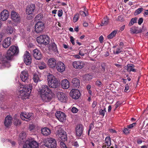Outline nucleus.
Returning <instances> with one entry per match:
<instances>
[{
    "label": "nucleus",
    "instance_id": "obj_1",
    "mask_svg": "<svg viewBox=\"0 0 148 148\" xmlns=\"http://www.w3.org/2000/svg\"><path fill=\"white\" fill-rule=\"evenodd\" d=\"M32 88V84L27 85H20L18 87L19 97L24 100L28 99Z\"/></svg>",
    "mask_w": 148,
    "mask_h": 148
},
{
    "label": "nucleus",
    "instance_id": "obj_2",
    "mask_svg": "<svg viewBox=\"0 0 148 148\" xmlns=\"http://www.w3.org/2000/svg\"><path fill=\"white\" fill-rule=\"evenodd\" d=\"M51 92V89L46 85H42L39 90L41 98L45 102L49 101L51 100V97L50 95Z\"/></svg>",
    "mask_w": 148,
    "mask_h": 148
},
{
    "label": "nucleus",
    "instance_id": "obj_3",
    "mask_svg": "<svg viewBox=\"0 0 148 148\" xmlns=\"http://www.w3.org/2000/svg\"><path fill=\"white\" fill-rule=\"evenodd\" d=\"M47 79L48 85L50 87L56 88L60 85V81L53 75L49 74L47 76Z\"/></svg>",
    "mask_w": 148,
    "mask_h": 148
},
{
    "label": "nucleus",
    "instance_id": "obj_4",
    "mask_svg": "<svg viewBox=\"0 0 148 148\" xmlns=\"http://www.w3.org/2000/svg\"><path fill=\"white\" fill-rule=\"evenodd\" d=\"M19 52L18 47L14 45L12 46L8 50L5 56L7 60H10L13 58L14 55H16Z\"/></svg>",
    "mask_w": 148,
    "mask_h": 148
},
{
    "label": "nucleus",
    "instance_id": "obj_5",
    "mask_svg": "<svg viewBox=\"0 0 148 148\" xmlns=\"http://www.w3.org/2000/svg\"><path fill=\"white\" fill-rule=\"evenodd\" d=\"M37 143L32 138H28L25 141L23 148H38Z\"/></svg>",
    "mask_w": 148,
    "mask_h": 148
},
{
    "label": "nucleus",
    "instance_id": "obj_6",
    "mask_svg": "<svg viewBox=\"0 0 148 148\" xmlns=\"http://www.w3.org/2000/svg\"><path fill=\"white\" fill-rule=\"evenodd\" d=\"M61 125L56 127V129L58 130L56 132L57 135L61 138L62 141H65L67 140L66 133L61 128Z\"/></svg>",
    "mask_w": 148,
    "mask_h": 148
},
{
    "label": "nucleus",
    "instance_id": "obj_7",
    "mask_svg": "<svg viewBox=\"0 0 148 148\" xmlns=\"http://www.w3.org/2000/svg\"><path fill=\"white\" fill-rule=\"evenodd\" d=\"M37 41L38 43L47 45L49 42V37L45 35H40L37 38Z\"/></svg>",
    "mask_w": 148,
    "mask_h": 148
},
{
    "label": "nucleus",
    "instance_id": "obj_8",
    "mask_svg": "<svg viewBox=\"0 0 148 148\" xmlns=\"http://www.w3.org/2000/svg\"><path fill=\"white\" fill-rule=\"evenodd\" d=\"M45 145L49 148H56L57 146L56 140L51 138H47Z\"/></svg>",
    "mask_w": 148,
    "mask_h": 148
},
{
    "label": "nucleus",
    "instance_id": "obj_9",
    "mask_svg": "<svg viewBox=\"0 0 148 148\" xmlns=\"http://www.w3.org/2000/svg\"><path fill=\"white\" fill-rule=\"evenodd\" d=\"M44 23L42 22H37L35 26V32L37 33L42 32L44 28Z\"/></svg>",
    "mask_w": 148,
    "mask_h": 148
},
{
    "label": "nucleus",
    "instance_id": "obj_10",
    "mask_svg": "<svg viewBox=\"0 0 148 148\" xmlns=\"http://www.w3.org/2000/svg\"><path fill=\"white\" fill-rule=\"evenodd\" d=\"M7 59V60L6 58H4L3 55L0 53V64H2L3 67H9L10 66V63Z\"/></svg>",
    "mask_w": 148,
    "mask_h": 148
},
{
    "label": "nucleus",
    "instance_id": "obj_11",
    "mask_svg": "<svg viewBox=\"0 0 148 148\" xmlns=\"http://www.w3.org/2000/svg\"><path fill=\"white\" fill-rule=\"evenodd\" d=\"M70 95L72 98L77 99L80 96V93L78 90L72 89L70 92Z\"/></svg>",
    "mask_w": 148,
    "mask_h": 148
},
{
    "label": "nucleus",
    "instance_id": "obj_12",
    "mask_svg": "<svg viewBox=\"0 0 148 148\" xmlns=\"http://www.w3.org/2000/svg\"><path fill=\"white\" fill-rule=\"evenodd\" d=\"M73 65L75 69H81L84 67L85 63L84 62L81 60L75 61L73 63Z\"/></svg>",
    "mask_w": 148,
    "mask_h": 148
},
{
    "label": "nucleus",
    "instance_id": "obj_13",
    "mask_svg": "<svg viewBox=\"0 0 148 148\" xmlns=\"http://www.w3.org/2000/svg\"><path fill=\"white\" fill-rule=\"evenodd\" d=\"M32 115V113L24 112L21 114L20 117L22 120L27 121L31 119Z\"/></svg>",
    "mask_w": 148,
    "mask_h": 148
},
{
    "label": "nucleus",
    "instance_id": "obj_14",
    "mask_svg": "<svg viewBox=\"0 0 148 148\" xmlns=\"http://www.w3.org/2000/svg\"><path fill=\"white\" fill-rule=\"evenodd\" d=\"M55 116L60 122H63L66 119V116L65 114L61 111L57 112L55 114Z\"/></svg>",
    "mask_w": 148,
    "mask_h": 148
},
{
    "label": "nucleus",
    "instance_id": "obj_15",
    "mask_svg": "<svg viewBox=\"0 0 148 148\" xmlns=\"http://www.w3.org/2000/svg\"><path fill=\"white\" fill-rule=\"evenodd\" d=\"M20 78L23 82H27L29 80V75L27 71L25 70L22 71L20 75Z\"/></svg>",
    "mask_w": 148,
    "mask_h": 148
},
{
    "label": "nucleus",
    "instance_id": "obj_16",
    "mask_svg": "<svg viewBox=\"0 0 148 148\" xmlns=\"http://www.w3.org/2000/svg\"><path fill=\"white\" fill-rule=\"evenodd\" d=\"M58 100L61 102H65L67 100V97L66 95L62 92H58L57 94Z\"/></svg>",
    "mask_w": 148,
    "mask_h": 148
},
{
    "label": "nucleus",
    "instance_id": "obj_17",
    "mask_svg": "<svg viewBox=\"0 0 148 148\" xmlns=\"http://www.w3.org/2000/svg\"><path fill=\"white\" fill-rule=\"evenodd\" d=\"M9 16L8 11L6 10H4L0 13V19L2 21H5L8 19Z\"/></svg>",
    "mask_w": 148,
    "mask_h": 148
},
{
    "label": "nucleus",
    "instance_id": "obj_18",
    "mask_svg": "<svg viewBox=\"0 0 148 148\" xmlns=\"http://www.w3.org/2000/svg\"><path fill=\"white\" fill-rule=\"evenodd\" d=\"M11 17L12 19L15 23L19 22L20 16L19 14L15 11H12L11 13Z\"/></svg>",
    "mask_w": 148,
    "mask_h": 148
},
{
    "label": "nucleus",
    "instance_id": "obj_19",
    "mask_svg": "<svg viewBox=\"0 0 148 148\" xmlns=\"http://www.w3.org/2000/svg\"><path fill=\"white\" fill-rule=\"evenodd\" d=\"M24 61L26 64L29 65L31 64V58L28 52L26 51L24 56Z\"/></svg>",
    "mask_w": 148,
    "mask_h": 148
},
{
    "label": "nucleus",
    "instance_id": "obj_20",
    "mask_svg": "<svg viewBox=\"0 0 148 148\" xmlns=\"http://www.w3.org/2000/svg\"><path fill=\"white\" fill-rule=\"evenodd\" d=\"M35 8V5L34 4H31L28 5L26 8V14L31 16Z\"/></svg>",
    "mask_w": 148,
    "mask_h": 148
},
{
    "label": "nucleus",
    "instance_id": "obj_21",
    "mask_svg": "<svg viewBox=\"0 0 148 148\" xmlns=\"http://www.w3.org/2000/svg\"><path fill=\"white\" fill-rule=\"evenodd\" d=\"M56 68L58 71L60 72H62L65 70V66L63 62L59 61L56 64Z\"/></svg>",
    "mask_w": 148,
    "mask_h": 148
},
{
    "label": "nucleus",
    "instance_id": "obj_22",
    "mask_svg": "<svg viewBox=\"0 0 148 148\" xmlns=\"http://www.w3.org/2000/svg\"><path fill=\"white\" fill-rule=\"evenodd\" d=\"M11 38L10 37L5 38L2 42V47L5 48L8 47L11 44Z\"/></svg>",
    "mask_w": 148,
    "mask_h": 148
},
{
    "label": "nucleus",
    "instance_id": "obj_23",
    "mask_svg": "<svg viewBox=\"0 0 148 148\" xmlns=\"http://www.w3.org/2000/svg\"><path fill=\"white\" fill-rule=\"evenodd\" d=\"M34 57L36 60H40L41 58V54L40 51L38 49H34L33 51Z\"/></svg>",
    "mask_w": 148,
    "mask_h": 148
},
{
    "label": "nucleus",
    "instance_id": "obj_24",
    "mask_svg": "<svg viewBox=\"0 0 148 148\" xmlns=\"http://www.w3.org/2000/svg\"><path fill=\"white\" fill-rule=\"evenodd\" d=\"M61 85L63 89H67L69 88L70 83L68 80L65 79L61 81Z\"/></svg>",
    "mask_w": 148,
    "mask_h": 148
},
{
    "label": "nucleus",
    "instance_id": "obj_25",
    "mask_svg": "<svg viewBox=\"0 0 148 148\" xmlns=\"http://www.w3.org/2000/svg\"><path fill=\"white\" fill-rule=\"evenodd\" d=\"M12 123V117L10 115L7 116L5 119L4 121L5 125L7 127L10 126Z\"/></svg>",
    "mask_w": 148,
    "mask_h": 148
},
{
    "label": "nucleus",
    "instance_id": "obj_26",
    "mask_svg": "<svg viewBox=\"0 0 148 148\" xmlns=\"http://www.w3.org/2000/svg\"><path fill=\"white\" fill-rule=\"evenodd\" d=\"M56 62L55 59L50 58L48 61V64L49 66L52 68L55 67L56 65Z\"/></svg>",
    "mask_w": 148,
    "mask_h": 148
},
{
    "label": "nucleus",
    "instance_id": "obj_27",
    "mask_svg": "<svg viewBox=\"0 0 148 148\" xmlns=\"http://www.w3.org/2000/svg\"><path fill=\"white\" fill-rule=\"evenodd\" d=\"M83 132V126L82 125H79L76 127V134L77 136H80Z\"/></svg>",
    "mask_w": 148,
    "mask_h": 148
},
{
    "label": "nucleus",
    "instance_id": "obj_28",
    "mask_svg": "<svg viewBox=\"0 0 148 148\" xmlns=\"http://www.w3.org/2000/svg\"><path fill=\"white\" fill-rule=\"evenodd\" d=\"M71 83L73 86L75 87L79 88L80 86V81L77 78L73 79L71 81Z\"/></svg>",
    "mask_w": 148,
    "mask_h": 148
},
{
    "label": "nucleus",
    "instance_id": "obj_29",
    "mask_svg": "<svg viewBox=\"0 0 148 148\" xmlns=\"http://www.w3.org/2000/svg\"><path fill=\"white\" fill-rule=\"evenodd\" d=\"M111 144L110 138L109 136H107L106 138L105 142L103 143L102 146V148H105L106 147L110 146Z\"/></svg>",
    "mask_w": 148,
    "mask_h": 148
},
{
    "label": "nucleus",
    "instance_id": "obj_30",
    "mask_svg": "<svg viewBox=\"0 0 148 148\" xmlns=\"http://www.w3.org/2000/svg\"><path fill=\"white\" fill-rule=\"evenodd\" d=\"M41 133L44 136H47L50 134L51 130L47 127H44L41 130Z\"/></svg>",
    "mask_w": 148,
    "mask_h": 148
},
{
    "label": "nucleus",
    "instance_id": "obj_31",
    "mask_svg": "<svg viewBox=\"0 0 148 148\" xmlns=\"http://www.w3.org/2000/svg\"><path fill=\"white\" fill-rule=\"evenodd\" d=\"M26 137V133L25 132H22L20 134L19 136V140L21 141V143L23 144L24 142Z\"/></svg>",
    "mask_w": 148,
    "mask_h": 148
},
{
    "label": "nucleus",
    "instance_id": "obj_32",
    "mask_svg": "<svg viewBox=\"0 0 148 148\" xmlns=\"http://www.w3.org/2000/svg\"><path fill=\"white\" fill-rule=\"evenodd\" d=\"M40 76L36 73L33 74V80L34 82L35 83H37L41 81L40 79Z\"/></svg>",
    "mask_w": 148,
    "mask_h": 148
},
{
    "label": "nucleus",
    "instance_id": "obj_33",
    "mask_svg": "<svg viewBox=\"0 0 148 148\" xmlns=\"http://www.w3.org/2000/svg\"><path fill=\"white\" fill-rule=\"evenodd\" d=\"M108 23L109 18L107 16H106L102 20L100 26H106L108 24Z\"/></svg>",
    "mask_w": 148,
    "mask_h": 148
},
{
    "label": "nucleus",
    "instance_id": "obj_34",
    "mask_svg": "<svg viewBox=\"0 0 148 148\" xmlns=\"http://www.w3.org/2000/svg\"><path fill=\"white\" fill-rule=\"evenodd\" d=\"M134 66L133 64H128L127 65V71L130 72L131 71L135 72L136 70L134 69Z\"/></svg>",
    "mask_w": 148,
    "mask_h": 148
},
{
    "label": "nucleus",
    "instance_id": "obj_35",
    "mask_svg": "<svg viewBox=\"0 0 148 148\" xmlns=\"http://www.w3.org/2000/svg\"><path fill=\"white\" fill-rule=\"evenodd\" d=\"M6 33L8 34H12L14 31V29L12 27L8 26L6 29Z\"/></svg>",
    "mask_w": 148,
    "mask_h": 148
},
{
    "label": "nucleus",
    "instance_id": "obj_36",
    "mask_svg": "<svg viewBox=\"0 0 148 148\" xmlns=\"http://www.w3.org/2000/svg\"><path fill=\"white\" fill-rule=\"evenodd\" d=\"M117 30H114L110 34L108 35L107 38L108 39H111L113 38L117 33Z\"/></svg>",
    "mask_w": 148,
    "mask_h": 148
},
{
    "label": "nucleus",
    "instance_id": "obj_37",
    "mask_svg": "<svg viewBox=\"0 0 148 148\" xmlns=\"http://www.w3.org/2000/svg\"><path fill=\"white\" fill-rule=\"evenodd\" d=\"M50 48L54 52H56L58 51L56 45L54 42H52L51 43Z\"/></svg>",
    "mask_w": 148,
    "mask_h": 148
},
{
    "label": "nucleus",
    "instance_id": "obj_38",
    "mask_svg": "<svg viewBox=\"0 0 148 148\" xmlns=\"http://www.w3.org/2000/svg\"><path fill=\"white\" fill-rule=\"evenodd\" d=\"M136 20L137 18H132L129 24V26H131L133 25L136 22Z\"/></svg>",
    "mask_w": 148,
    "mask_h": 148
},
{
    "label": "nucleus",
    "instance_id": "obj_39",
    "mask_svg": "<svg viewBox=\"0 0 148 148\" xmlns=\"http://www.w3.org/2000/svg\"><path fill=\"white\" fill-rule=\"evenodd\" d=\"M143 8H138V9L136 10L134 12V14L137 15L140 14L143 11Z\"/></svg>",
    "mask_w": 148,
    "mask_h": 148
},
{
    "label": "nucleus",
    "instance_id": "obj_40",
    "mask_svg": "<svg viewBox=\"0 0 148 148\" xmlns=\"http://www.w3.org/2000/svg\"><path fill=\"white\" fill-rule=\"evenodd\" d=\"M130 32L132 34L137 33V28L135 26H133L130 29Z\"/></svg>",
    "mask_w": 148,
    "mask_h": 148
},
{
    "label": "nucleus",
    "instance_id": "obj_41",
    "mask_svg": "<svg viewBox=\"0 0 148 148\" xmlns=\"http://www.w3.org/2000/svg\"><path fill=\"white\" fill-rule=\"evenodd\" d=\"M81 48H79V55L81 56H84V53L85 52V49H80Z\"/></svg>",
    "mask_w": 148,
    "mask_h": 148
},
{
    "label": "nucleus",
    "instance_id": "obj_42",
    "mask_svg": "<svg viewBox=\"0 0 148 148\" xmlns=\"http://www.w3.org/2000/svg\"><path fill=\"white\" fill-rule=\"evenodd\" d=\"M42 16L41 14H38L35 17V21H38V22H39V21H40V20L42 19Z\"/></svg>",
    "mask_w": 148,
    "mask_h": 148
},
{
    "label": "nucleus",
    "instance_id": "obj_43",
    "mask_svg": "<svg viewBox=\"0 0 148 148\" xmlns=\"http://www.w3.org/2000/svg\"><path fill=\"white\" fill-rule=\"evenodd\" d=\"M39 68L40 69L42 70L46 67V64L43 62L41 63V64L38 66Z\"/></svg>",
    "mask_w": 148,
    "mask_h": 148
},
{
    "label": "nucleus",
    "instance_id": "obj_44",
    "mask_svg": "<svg viewBox=\"0 0 148 148\" xmlns=\"http://www.w3.org/2000/svg\"><path fill=\"white\" fill-rule=\"evenodd\" d=\"M84 78L86 80H89L92 79V76L89 74L86 75L84 76Z\"/></svg>",
    "mask_w": 148,
    "mask_h": 148
},
{
    "label": "nucleus",
    "instance_id": "obj_45",
    "mask_svg": "<svg viewBox=\"0 0 148 148\" xmlns=\"http://www.w3.org/2000/svg\"><path fill=\"white\" fill-rule=\"evenodd\" d=\"M106 112V109L105 108L104 110L101 109L99 110V114L101 115L104 116Z\"/></svg>",
    "mask_w": 148,
    "mask_h": 148
},
{
    "label": "nucleus",
    "instance_id": "obj_46",
    "mask_svg": "<svg viewBox=\"0 0 148 148\" xmlns=\"http://www.w3.org/2000/svg\"><path fill=\"white\" fill-rule=\"evenodd\" d=\"M21 124V122L19 119H15V121H14V124L15 125L17 126L20 125Z\"/></svg>",
    "mask_w": 148,
    "mask_h": 148
},
{
    "label": "nucleus",
    "instance_id": "obj_47",
    "mask_svg": "<svg viewBox=\"0 0 148 148\" xmlns=\"http://www.w3.org/2000/svg\"><path fill=\"white\" fill-rule=\"evenodd\" d=\"M122 47H120L117 49L116 51L115 52L114 51V53L116 54H118V53L121 52L122 51Z\"/></svg>",
    "mask_w": 148,
    "mask_h": 148
},
{
    "label": "nucleus",
    "instance_id": "obj_48",
    "mask_svg": "<svg viewBox=\"0 0 148 148\" xmlns=\"http://www.w3.org/2000/svg\"><path fill=\"white\" fill-rule=\"evenodd\" d=\"M96 85L99 87H101L102 86V84L100 81L97 80L96 82Z\"/></svg>",
    "mask_w": 148,
    "mask_h": 148
},
{
    "label": "nucleus",
    "instance_id": "obj_49",
    "mask_svg": "<svg viewBox=\"0 0 148 148\" xmlns=\"http://www.w3.org/2000/svg\"><path fill=\"white\" fill-rule=\"evenodd\" d=\"M60 146L61 148H67L65 144L62 141L60 142Z\"/></svg>",
    "mask_w": 148,
    "mask_h": 148
},
{
    "label": "nucleus",
    "instance_id": "obj_50",
    "mask_svg": "<svg viewBox=\"0 0 148 148\" xmlns=\"http://www.w3.org/2000/svg\"><path fill=\"white\" fill-rule=\"evenodd\" d=\"M71 112L74 113H77L78 111V109L76 108L73 107L71 109Z\"/></svg>",
    "mask_w": 148,
    "mask_h": 148
},
{
    "label": "nucleus",
    "instance_id": "obj_51",
    "mask_svg": "<svg viewBox=\"0 0 148 148\" xmlns=\"http://www.w3.org/2000/svg\"><path fill=\"white\" fill-rule=\"evenodd\" d=\"M123 132L125 134L129 133L130 131L129 129L127 128H125L123 130Z\"/></svg>",
    "mask_w": 148,
    "mask_h": 148
},
{
    "label": "nucleus",
    "instance_id": "obj_52",
    "mask_svg": "<svg viewBox=\"0 0 148 148\" xmlns=\"http://www.w3.org/2000/svg\"><path fill=\"white\" fill-rule=\"evenodd\" d=\"M136 124V123H134L132 124H130L127 126V127L129 129H131Z\"/></svg>",
    "mask_w": 148,
    "mask_h": 148
},
{
    "label": "nucleus",
    "instance_id": "obj_53",
    "mask_svg": "<svg viewBox=\"0 0 148 148\" xmlns=\"http://www.w3.org/2000/svg\"><path fill=\"white\" fill-rule=\"evenodd\" d=\"M94 127V125L92 123H91L90 124L89 126V128L88 130V134H89V132Z\"/></svg>",
    "mask_w": 148,
    "mask_h": 148
},
{
    "label": "nucleus",
    "instance_id": "obj_54",
    "mask_svg": "<svg viewBox=\"0 0 148 148\" xmlns=\"http://www.w3.org/2000/svg\"><path fill=\"white\" fill-rule=\"evenodd\" d=\"M117 19L118 20L121 21H124L123 16L121 15L118 16Z\"/></svg>",
    "mask_w": 148,
    "mask_h": 148
},
{
    "label": "nucleus",
    "instance_id": "obj_55",
    "mask_svg": "<svg viewBox=\"0 0 148 148\" xmlns=\"http://www.w3.org/2000/svg\"><path fill=\"white\" fill-rule=\"evenodd\" d=\"M70 40L72 44L74 45L75 44L74 39L72 36L70 37Z\"/></svg>",
    "mask_w": 148,
    "mask_h": 148
},
{
    "label": "nucleus",
    "instance_id": "obj_56",
    "mask_svg": "<svg viewBox=\"0 0 148 148\" xmlns=\"http://www.w3.org/2000/svg\"><path fill=\"white\" fill-rule=\"evenodd\" d=\"M101 67L102 69V70L103 71H105L106 64L105 63H103L101 64Z\"/></svg>",
    "mask_w": 148,
    "mask_h": 148
},
{
    "label": "nucleus",
    "instance_id": "obj_57",
    "mask_svg": "<svg viewBox=\"0 0 148 148\" xmlns=\"http://www.w3.org/2000/svg\"><path fill=\"white\" fill-rule=\"evenodd\" d=\"M58 15L59 17H61L62 14V10H60L58 11Z\"/></svg>",
    "mask_w": 148,
    "mask_h": 148
},
{
    "label": "nucleus",
    "instance_id": "obj_58",
    "mask_svg": "<svg viewBox=\"0 0 148 148\" xmlns=\"http://www.w3.org/2000/svg\"><path fill=\"white\" fill-rule=\"evenodd\" d=\"M78 17V16L77 15H75L73 17V21L75 23L77 21Z\"/></svg>",
    "mask_w": 148,
    "mask_h": 148
},
{
    "label": "nucleus",
    "instance_id": "obj_59",
    "mask_svg": "<svg viewBox=\"0 0 148 148\" xmlns=\"http://www.w3.org/2000/svg\"><path fill=\"white\" fill-rule=\"evenodd\" d=\"M143 21V19L142 18H140L138 20V23L139 25H140Z\"/></svg>",
    "mask_w": 148,
    "mask_h": 148
},
{
    "label": "nucleus",
    "instance_id": "obj_60",
    "mask_svg": "<svg viewBox=\"0 0 148 148\" xmlns=\"http://www.w3.org/2000/svg\"><path fill=\"white\" fill-rule=\"evenodd\" d=\"M79 13L81 15L84 17L86 15V13L82 11H80L79 12Z\"/></svg>",
    "mask_w": 148,
    "mask_h": 148
},
{
    "label": "nucleus",
    "instance_id": "obj_61",
    "mask_svg": "<svg viewBox=\"0 0 148 148\" xmlns=\"http://www.w3.org/2000/svg\"><path fill=\"white\" fill-rule=\"evenodd\" d=\"M35 128L34 125L33 124L30 125L29 127V129L30 131H31Z\"/></svg>",
    "mask_w": 148,
    "mask_h": 148
},
{
    "label": "nucleus",
    "instance_id": "obj_62",
    "mask_svg": "<svg viewBox=\"0 0 148 148\" xmlns=\"http://www.w3.org/2000/svg\"><path fill=\"white\" fill-rule=\"evenodd\" d=\"M103 40V38L102 36H101L99 38V40L101 43L102 42Z\"/></svg>",
    "mask_w": 148,
    "mask_h": 148
},
{
    "label": "nucleus",
    "instance_id": "obj_63",
    "mask_svg": "<svg viewBox=\"0 0 148 148\" xmlns=\"http://www.w3.org/2000/svg\"><path fill=\"white\" fill-rule=\"evenodd\" d=\"M97 104V102L96 101H94L93 102L92 105V107L93 108H94L95 107V106H96Z\"/></svg>",
    "mask_w": 148,
    "mask_h": 148
},
{
    "label": "nucleus",
    "instance_id": "obj_64",
    "mask_svg": "<svg viewBox=\"0 0 148 148\" xmlns=\"http://www.w3.org/2000/svg\"><path fill=\"white\" fill-rule=\"evenodd\" d=\"M143 15L144 16H146L148 15V10H145Z\"/></svg>",
    "mask_w": 148,
    "mask_h": 148
}]
</instances>
